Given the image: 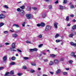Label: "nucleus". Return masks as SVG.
Listing matches in <instances>:
<instances>
[{
	"instance_id": "1",
	"label": "nucleus",
	"mask_w": 76,
	"mask_h": 76,
	"mask_svg": "<svg viewBox=\"0 0 76 76\" xmlns=\"http://www.w3.org/2000/svg\"><path fill=\"white\" fill-rule=\"evenodd\" d=\"M26 16L27 18L29 20L31 19V14H26Z\"/></svg>"
},
{
	"instance_id": "2",
	"label": "nucleus",
	"mask_w": 76,
	"mask_h": 76,
	"mask_svg": "<svg viewBox=\"0 0 76 76\" xmlns=\"http://www.w3.org/2000/svg\"><path fill=\"white\" fill-rule=\"evenodd\" d=\"M37 26H41L42 27H44L45 26V24L44 23H42L40 24H37Z\"/></svg>"
},
{
	"instance_id": "3",
	"label": "nucleus",
	"mask_w": 76,
	"mask_h": 76,
	"mask_svg": "<svg viewBox=\"0 0 76 76\" xmlns=\"http://www.w3.org/2000/svg\"><path fill=\"white\" fill-rule=\"evenodd\" d=\"M51 27L50 26H46V28L45 31H48L49 30H50V29H51Z\"/></svg>"
},
{
	"instance_id": "4",
	"label": "nucleus",
	"mask_w": 76,
	"mask_h": 76,
	"mask_svg": "<svg viewBox=\"0 0 76 76\" xmlns=\"http://www.w3.org/2000/svg\"><path fill=\"white\" fill-rule=\"evenodd\" d=\"M76 35V33L74 32H73L69 36V37H70V38H72V37H73V35Z\"/></svg>"
},
{
	"instance_id": "5",
	"label": "nucleus",
	"mask_w": 76,
	"mask_h": 76,
	"mask_svg": "<svg viewBox=\"0 0 76 76\" xmlns=\"http://www.w3.org/2000/svg\"><path fill=\"white\" fill-rule=\"evenodd\" d=\"M69 5H70V8L71 9H73V8H74V6H73V4L71 2L69 3Z\"/></svg>"
},
{
	"instance_id": "6",
	"label": "nucleus",
	"mask_w": 76,
	"mask_h": 76,
	"mask_svg": "<svg viewBox=\"0 0 76 76\" xmlns=\"http://www.w3.org/2000/svg\"><path fill=\"white\" fill-rule=\"evenodd\" d=\"M58 25V23L57 22H56L54 23L53 25L55 28H58V27L57 26V25Z\"/></svg>"
},
{
	"instance_id": "7",
	"label": "nucleus",
	"mask_w": 76,
	"mask_h": 76,
	"mask_svg": "<svg viewBox=\"0 0 76 76\" xmlns=\"http://www.w3.org/2000/svg\"><path fill=\"white\" fill-rule=\"evenodd\" d=\"M20 14L21 16H23L25 14V12H24V11L23 10L21 11H20Z\"/></svg>"
},
{
	"instance_id": "8",
	"label": "nucleus",
	"mask_w": 76,
	"mask_h": 76,
	"mask_svg": "<svg viewBox=\"0 0 76 76\" xmlns=\"http://www.w3.org/2000/svg\"><path fill=\"white\" fill-rule=\"evenodd\" d=\"M5 18V15L3 14L0 15V19H2Z\"/></svg>"
},
{
	"instance_id": "9",
	"label": "nucleus",
	"mask_w": 76,
	"mask_h": 76,
	"mask_svg": "<svg viewBox=\"0 0 76 76\" xmlns=\"http://www.w3.org/2000/svg\"><path fill=\"white\" fill-rule=\"evenodd\" d=\"M60 72H61V70L60 69H58L56 72V75H58Z\"/></svg>"
},
{
	"instance_id": "10",
	"label": "nucleus",
	"mask_w": 76,
	"mask_h": 76,
	"mask_svg": "<svg viewBox=\"0 0 76 76\" xmlns=\"http://www.w3.org/2000/svg\"><path fill=\"white\" fill-rule=\"evenodd\" d=\"M59 62L58 61V60L55 59L54 60V63L55 64H58V63H59Z\"/></svg>"
},
{
	"instance_id": "11",
	"label": "nucleus",
	"mask_w": 76,
	"mask_h": 76,
	"mask_svg": "<svg viewBox=\"0 0 76 76\" xmlns=\"http://www.w3.org/2000/svg\"><path fill=\"white\" fill-rule=\"evenodd\" d=\"M54 64V62L52 61H50L49 62V66H52Z\"/></svg>"
},
{
	"instance_id": "12",
	"label": "nucleus",
	"mask_w": 76,
	"mask_h": 76,
	"mask_svg": "<svg viewBox=\"0 0 76 76\" xmlns=\"http://www.w3.org/2000/svg\"><path fill=\"white\" fill-rule=\"evenodd\" d=\"M12 37H14V38H16V37H18V34H13L12 35Z\"/></svg>"
},
{
	"instance_id": "13",
	"label": "nucleus",
	"mask_w": 76,
	"mask_h": 76,
	"mask_svg": "<svg viewBox=\"0 0 76 76\" xmlns=\"http://www.w3.org/2000/svg\"><path fill=\"white\" fill-rule=\"evenodd\" d=\"M70 44L71 45H72V46H75V47H76V43H75L73 42H71L70 43Z\"/></svg>"
},
{
	"instance_id": "14",
	"label": "nucleus",
	"mask_w": 76,
	"mask_h": 76,
	"mask_svg": "<svg viewBox=\"0 0 76 76\" xmlns=\"http://www.w3.org/2000/svg\"><path fill=\"white\" fill-rule=\"evenodd\" d=\"M7 60V56H4L3 58V60L4 61H5L6 60Z\"/></svg>"
},
{
	"instance_id": "15",
	"label": "nucleus",
	"mask_w": 76,
	"mask_h": 76,
	"mask_svg": "<svg viewBox=\"0 0 76 76\" xmlns=\"http://www.w3.org/2000/svg\"><path fill=\"white\" fill-rule=\"evenodd\" d=\"M12 48H15V43H13L12 45H11Z\"/></svg>"
},
{
	"instance_id": "16",
	"label": "nucleus",
	"mask_w": 76,
	"mask_h": 76,
	"mask_svg": "<svg viewBox=\"0 0 76 76\" xmlns=\"http://www.w3.org/2000/svg\"><path fill=\"white\" fill-rule=\"evenodd\" d=\"M59 9H60V10H63V7L61 5H60L59 7Z\"/></svg>"
},
{
	"instance_id": "17",
	"label": "nucleus",
	"mask_w": 76,
	"mask_h": 76,
	"mask_svg": "<svg viewBox=\"0 0 76 76\" xmlns=\"http://www.w3.org/2000/svg\"><path fill=\"white\" fill-rule=\"evenodd\" d=\"M46 16V14L45 13H44L42 14V17L43 18H45Z\"/></svg>"
},
{
	"instance_id": "18",
	"label": "nucleus",
	"mask_w": 76,
	"mask_h": 76,
	"mask_svg": "<svg viewBox=\"0 0 76 76\" xmlns=\"http://www.w3.org/2000/svg\"><path fill=\"white\" fill-rule=\"evenodd\" d=\"M27 10H28V11H30L31 10V7H28L27 8Z\"/></svg>"
},
{
	"instance_id": "19",
	"label": "nucleus",
	"mask_w": 76,
	"mask_h": 76,
	"mask_svg": "<svg viewBox=\"0 0 76 76\" xmlns=\"http://www.w3.org/2000/svg\"><path fill=\"white\" fill-rule=\"evenodd\" d=\"M13 26H15L16 28H19V25L18 24H14L13 25Z\"/></svg>"
},
{
	"instance_id": "20",
	"label": "nucleus",
	"mask_w": 76,
	"mask_h": 76,
	"mask_svg": "<svg viewBox=\"0 0 76 76\" xmlns=\"http://www.w3.org/2000/svg\"><path fill=\"white\" fill-rule=\"evenodd\" d=\"M49 9V10H52L53 9V8L52 7V6L50 5H49L48 7Z\"/></svg>"
},
{
	"instance_id": "21",
	"label": "nucleus",
	"mask_w": 76,
	"mask_h": 76,
	"mask_svg": "<svg viewBox=\"0 0 76 76\" xmlns=\"http://www.w3.org/2000/svg\"><path fill=\"white\" fill-rule=\"evenodd\" d=\"M50 56L52 57H56V55L53 54H50Z\"/></svg>"
},
{
	"instance_id": "22",
	"label": "nucleus",
	"mask_w": 76,
	"mask_h": 76,
	"mask_svg": "<svg viewBox=\"0 0 76 76\" xmlns=\"http://www.w3.org/2000/svg\"><path fill=\"white\" fill-rule=\"evenodd\" d=\"M9 72H7L6 74L4 75L5 76H9Z\"/></svg>"
},
{
	"instance_id": "23",
	"label": "nucleus",
	"mask_w": 76,
	"mask_h": 76,
	"mask_svg": "<svg viewBox=\"0 0 76 76\" xmlns=\"http://www.w3.org/2000/svg\"><path fill=\"white\" fill-rule=\"evenodd\" d=\"M69 20V17L68 16L66 18V21H68Z\"/></svg>"
},
{
	"instance_id": "24",
	"label": "nucleus",
	"mask_w": 76,
	"mask_h": 76,
	"mask_svg": "<svg viewBox=\"0 0 76 76\" xmlns=\"http://www.w3.org/2000/svg\"><path fill=\"white\" fill-rule=\"evenodd\" d=\"M4 25V23H0V27L3 26Z\"/></svg>"
},
{
	"instance_id": "25",
	"label": "nucleus",
	"mask_w": 76,
	"mask_h": 76,
	"mask_svg": "<svg viewBox=\"0 0 76 76\" xmlns=\"http://www.w3.org/2000/svg\"><path fill=\"white\" fill-rule=\"evenodd\" d=\"M72 29H76V25L73 26L72 27Z\"/></svg>"
},
{
	"instance_id": "26",
	"label": "nucleus",
	"mask_w": 76,
	"mask_h": 76,
	"mask_svg": "<svg viewBox=\"0 0 76 76\" xmlns=\"http://www.w3.org/2000/svg\"><path fill=\"white\" fill-rule=\"evenodd\" d=\"M26 43H27V44H32V43H31V42L29 41H26Z\"/></svg>"
},
{
	"instance_id": "27",
	"label": "nucleus",
	"mask_w": 76,
	"mask_h": 76,
	"mask_svg": "<svg viewBox=\"0 0 76 76\" xmlns=\"http://www.w3.org/2000/svg\"><path fill=\"white\" fill-rule=\"evenodd\" d=\"M12 60H15V59H16V58L15 57L12 56Z\"/></svg>"
},
{
	"instance_id": "28",
	"label": "nucleus",
	"mask_w": 76,
	"mask_h": 76,
	"mask_svg": "<svg viewBox=\"0 0 76 76\" xmlns=\"http://www.w3.org/2000/svg\"><path fill=\"white\" fill-rule=\"evenodd\" d=\"M39 38H42V36L41 34H39L38 36Z\"/></svg>"
},
{
	"instance_id": "29",
	"label": "nucleus",
	"mask_w": 76,
	"mask_h": 76,
	"mask_svg": "<svg viewBox=\"0 0 76 76\" xmlns=\"http://www.w3.org/2000/svg\"><path fill=\"white\" fill-rule=\"evenodd\" d=\"M59 37V34H56L55 36V37L56 38H57V37Z\"/></svg>"
},
{
	"instance_id": "30",
	"label": "nucleus",
	"mask_w": 76,
	"mask_h": 76,
	"mask_svg": "<svg viewBox=\"0 0 76 76\" xmlns=\"http://www.w3.org/2000/svg\"><path fill=\"white\" fill-rule=\"evenodd\" d=\"M63 74L64 75H67V72H63Z\"/></svg>"
},
{
	"instance_id": "31",
	"label": "nucleus",
	"mask_w": 76,
	"mask_h": 76,
	"mask_svg": "<svg viewBox=\"0 0 76 76\" xmlns=\"http://www.w3.org/2000/svg\"><path fill=\"white\" fill-rule=\"evenodd\" d=\"M10 74H11V75H13V74H14V71H11L10 72Z\"/></svg>"
},
{
	"instance_id": "32",
	"label": "nucleus",
	"mask_w": 76,
	"mask_h": 76,
	"mask_svg": "<svg viewBox=\"0 0 76 76\" xmlns=\"http://www.w3.org/2000/svg\"><path fill=\"white\" fill-rule=\"evenodd\" d=\"M15 64V62H12L10 64V65H14V64Z\"/></svg>"
},
{
	"instance_id": "33",
	"label": "nucleus",
	"mask_w": 76,
	"mask_h": 76,
	"mask_svg": "<svg viewBox=\"0 0 76 76\" xmlns=\"http://www.w3.org/2000/svg\"><path fill=\"white\" fill-rule=\"evenodd\" d=\"M4 7L6 9H9V7H8V6H7V5H5L4 6Z\"/></svg>"
},
{
	"instance_id": "34",
	"label": "nucleus",
	"mask_w": 76,
	"mask_h": 76,
	"mask_svg": "<svg viewBox=\"0 0 76 76\" xmlns=\"http://www.w3.org/2000/svg\"><path fill=\"white\" fill-rule=\"evenodd\" d=\"M25 22H24L23 23L22 26H23V27H25Z\"/></svg>"
},
{
	"instance_id": "35",
	"label": "nucleus",
	"mask_w": 76,
	"mask_h": 76,
	"mask_svg": "<svg viewBox=\"0 0 76 76\" xmlns=\"http://www.w3.org/2000/svg\"><path fill=\"white\" fill-rule=\"evenodd\" d=\"M31 65H32V66H36V64H35L34 63H32L31 62Z\"/></svg>"
},
{
	"instance_id": "36",
	"label": "nucleus",
	"mask_w": 76,
	"mask_h": 76,
	"mask_svg": "<svg viewBox=\"0 0 76 76\" xmlns=\"http://www.w3.org/2000/svg\"><path fill=\"white\" fill-rule=\"evenodd\" d=\"M34 51H38V49L34 48L33 49Z\"/></svg>"
},
{
	"instance_id": "37",
	"label": "nucleus",
	"mask_w": 76,
	"mask_h": 76,
	"mask_svg": "<svg viewBox=\"0 0 76 76\" xmlns=\"http://www.w3.org/2000/svg\"><path fill=\"white\" fill-rule=\"evenodd\" d=\"M15 32H16V33H18L20 32V30H17L15 31Z\"/></svg>"
},
{
	"instance_id": "38",
	"label": "nucleus",
	"mask_w": 76,
	"mask_h": 76,
	"mask_svg": "<svg viewBox=\"0 0 76 76\" xmlns=\"http://www.w3.org/2000/svg\"><path fill=\"white\" fill-rule=\"evenodd\" d=\"M30 72H31V73H34V72H35V70L33 69H31L30 71Z\"/></svg>"
},
{
	"instance_id": "39",
	"label": "nucleus",
	"mask_w": 76,
	"mask_h": 76,
	"mask_svg": "<svg viewBox=\"0 0 76 76\" xmlns=\"http://www.w3.org/2000/svg\"><path fill=\"white\" fill-rule=\"evenodd\" d=\"M20 8L22 9H25V7L24 6H22L20 7Z\"/></svg>"
},
{
	"instance_id": "40",
	"label": "nucleus",
	"mask_w": 76,
	"mask_h": 76,
	"mask_svg": "<svg viewBox=\"0 0 76 76\" xmlns=\"http://www.w3.org/2000/svg\"><path fill=\"white\" fill-rule=\"evenodd\" d=\"M75 55V53L74 52H72L71 54V56H74Z\"/></svg>"
},
{
	"instance_id": "41",
	"label": "nucleus",
	"mask_w": 76,
	"mask_h": 76,
	"mask_svg": "<svg viewBox=\"0 0 76 76\" xmlns=\"http://www.w3.org/2000/svg\"><path fill=\"white\" fill-rule=\"evenodd\" d=\"M4 34H8V33H9V32L7 31H4Z\"/></svg>"
},
{
	"instance_id": "42",
	"label": "nucleus",
	"mask_w": 76,
	"mask_h": 76,
	"mask_svg": "<svg viewBox=\"0 0 76 76\" xmlns=\"http://www.w3.org/2000/svg\"><path fill=\"white\" fill-rule=\"evenodd\" d=\"M72 63H73V61L72 60H70L69 61V64H72Z\"/></svg>"
},
{
	"instance_id": "43",
	"label": "nucleus",
	"mask_w": 76,
	"mask_h": 76,
	"mask_svg": "<svg viewBox=\"0 0 76 76\" xmlns=\"http://www.w3.org/2000/svg\"><path fill=\"white\" fill-rule=\"evenodd\" d=\"M43 45V44H41L39 45L38 47L39 48H40V47H42V46Z\"/></svg>"
},
{
	"instance_id": "44",
	"label": "nucleus",
	"mask_w": 76,
	"mask_h": 76,
	"mask_svg": "<svg viewBox=\"0 0 76 76\" xmlns=\"http://www.w3.org/2000/svg\"><path fill=\"white\" fill-rule=\"evenodd\" d=\"M29 50L31 52H33V51H34V49H31L30 50Z\"/></svg>"
},
{
	"instance_id": "45",
	"label": "nucleus",
	"mask_w": 76,
	"mask_h": 76,
	"mask_svg": "<svg viewBox=\"0 0 76 76\" xmlns=\"http://www.w3.org/2000/svg\"><path fill=\"white\" fill-rule=\"evenodd\" d=\"M22 75V73H18V76H21V75Z\"/></svg>"
},
{
	"instance_id": "46",
	"label": "nucleus",
	"mask_w": 76,
	"mask_h": 76,
	"mask_svg": "<svg viewBox=\"0 0 76 76\" xmlns=\"http://www.w3.org/2000/svg\"><path fill=\"white\" fill-rule=\"evenodd\" d=\"M24 60H28L29 59V58L27 57H25L24 58Z\"/></svg>"
},
{
	"instance_id": "47",
	"label": "nucleus",
	"mask_w": 76,
	"mask_h": 76,
	"mask_svg": "<svg viewBox=\"0 0 76 76\" xmlns=\"http://www.w3.org/2000/svg\"><path fill=\"white\" fill-rule=\"evenodd\" d=\"M66 3H67V0H64V2H63V3H64V4H66Z\"/></svg>"
},
{
	"instance_id": "48",
	"label": "nucleus",
	"mask_w": 76,
	"mask_h": 76,
	"mask_svg": "<svg viewBox=\"0 0 76 76\" xmlns=\"http://www.w3.org/2000/svg\"><path fill=\"white\" fill-rule=\"evenodd\" d=\"M32 9H33V10H37V8L36 7H32Z\"/></svg>"
},
{
	"instance_id": "49",
	"label": "nucleus",
	"mask_w": 76,
	"mask_h": 76,
	"mask_svg": "<svg viewBox=\"0 0 76 76\" xmlns=\"http://www.w3.org/2000/svg\"><path fill=\"white\" fill-rule=\"evenodd\" d=\"M48 61V60L47 59H46L44 60V61L45 62H47V61Z\"/></svg>"
},
{
	"instance_id": "50",
	"label": "nucleus",
	"mask_w": 76,
	"mask_h": 76,
	"mask_svg": "<svg viewBox=\"0 0 76 76\" xmlns=\"http://www.w3.org/2000/svg\"><path fill=\"white\" fill-rule=\"evenodd\" d=\"M70 17H73L75 16V15L73 14H72L70 15Z\"/></svg>"
},
{
	"instance_id": "51",
	"label": "nucleus",
	"mask_w": 76,
	"mask_h": 76,
	"mask_svg": "<svg viewBox=\"0 0 76 76\" xmlns=\"http://www.w3.org/2000/svg\"><path fill=\"white\" fill-rule=\"evenodd\" d=\"M23 68L24 69H26V67L25 66H23Z\"/></svg>"
},
{
	"instance_id": "52",
	"label": "nucleus",
	"mask_w": 76,
	"mask_h": 76,
	"mask_svg": "<svg viewBox=\"0 0 76 76\" xmlns=\"http://www.w3.org/2000/svg\"><path fill=\"white\" fill-rule=\"evenodd\" d=\"M18 51H19V52L20 53H22V51L20 50L19 49H18L17 50Z\"/></svg>"
},
{
	"instance_id": "53",
	"label": "nucleus",
	"mask_w": 76,
	"mask_h": 76,
	"mask_svg": "<svg viewBox=\"0 0 76 76\" xmlns=\"http://www.w3.org/2000/svg\"><path fill=\"white\" fill-rule=\"evenodd\" d=\"M56 42H59L60 40H56Z\"/></svg>"
},
{
	"instance_id": "54",
	"label": "nucleus",
	"mask_w": 76,
	"mask_h": 76,
	"mask_svg": "<svg viewBox=\"0 0 76 76\" xmlns=\"http://www.w3.org/2000/svg\"><path fill=\"white\" fill-rule=\"evenodd\" d=\"M50 73L51 75H53V74H54V72H50Z\"/></svg>"
},
{
	"instance_id": "55",
	"label": "nucleus",
	"mask_w": 76,
	"mask_h": 76,
	"mask_svg": "<svg viewBox=\"0 0 76 76\" xmlns=\"http://www.w3.org/2000/svg\"><path fill=\"white\" fill-rule=\"evenodd\" d=\"M3 69H4V68L3 67H0V70H2Z\"/></svg>"
},
{
	"instance_id": "56",
	"label": "nucleus",
	"mask_w": 76,
	"mask_h": 76,
	"mask_svg": "<svg viewBox=\"0 0 76 76\" xmlns=\"http://www.w3.org/2000/svg\"><path fill=\"white\" fill-rule=\"evenodd\" d=\"M20 8H18L17 9V11H18V12H19V11H20Z\"/></svg>"
},
{
	"instance_id": "57",
	"label": "nucleus",
	"mask_w": 76,
	"mask_h": 76,
	"mask_svg": "<svg viewBox=\"0 0 76 76\" xmlns=\"http://www.w3.org/2000/svg\"><path fill=\"white\" fill-rule=\"evenodd\" d=\"M13 48H10V50H11V51H13Z\"/></svg>"
},
{
	"instance_id": "58",
	"label": "nucleus",
	"mask_w": 76,
	"mask_h": 76,
	"mask_svg": "<svg viewBox=\"0 0 76 76\" xmlns=\"http://www.w3.org/2000/svg\"><path fill=\"white\" fill-rule=\"evenodd\" d=\"M70 25H71V24H70V23H68V24H67V26H70Z\"/></svg>"
},
{
	"instance_id": "59",
	"label": "nucleus",
	"mask_w": 76,
	"mask_h": 76,
	"mask_svg": "<svg viewBox=\"0 0 76 76\" xmlns=\"http://www.w3.org/2000/svg\"><path fill=\"white\" fill-rule=\"evenodd\" d=\"M45 1H46V2H48V1H50L49 0H45Z\"/></svg>"
},
{
	"instance_id": "60",
	"label": "nucleus",
	"mask_w": 76,
	"mask_h": 76,
	"mask_svg": "<svg viewBox=\"0 0 76 76\" xmlns=\"http://www.w3.org/2000/svg\"><path fill=\"white\" fill-rule=\"evenodd\" d=\"M5 45H9V43L7 42L5 43Z\"/></svg>"
},
{
	"instance_id": "61",
	"label": "nucleus",
	"mask_w": 76,
	"mask_h": 76,
	"mask_svg": "<svg viewBox=\"0 0 76 76\" xmlns=\"http://www.w3.org/2000/svg\"><path fill=\"white\" fill-rule=\"evenodd\" d=\"M42 54H44V55H46V54H46V53H44V52H42Z\"/></svg>"
},
{
	"instance_id": "62",
	"label": "nucleus",
	"mask_w": 76,
	"mask_h": 76,
	"mask_svg": "<svg viewBox=\"0 0 76 76\" xmlns=\"http://www.w3.org/2000/svg\"><path fill=\"white\" fill-rule=\"evenodd\" d=\"M73 22H76V20L75 19H73Z\"/></svg>"
},
{
	"instance_id": "63",
	"label": "nucleus",
	"mask_w": 76,
	"mask_h": 76,
	"mask_svg": "<svg viewBox=\"0 0 76 76\" xmlns=\"http://www.w3.org/2000/svg\"><path fill=\"white\" fill-rule=\"evenodd\" d=\"M58 3V1H57L55 2V3L56 4Z\"/></svg>"
},
{
	"instance_id": "64",
	"label": "nucleus",
	"mask_w": 76,
	"mask_h": 76,
	"mask_svg": "<svg viewBox=\"0 0 76 76\" xmlns=\"http://www.w3.org/2000/svg\"><path fill=\"white\" fill-rule=\"evenodd\" d=\"M41 68H38V70H41Z\"/></svg>"
}]
</instances>
